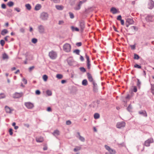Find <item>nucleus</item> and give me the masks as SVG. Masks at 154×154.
I'll return each instance as SVG.
<instances>
[{"instance_id":"obj_64","label":"nucleus","mask_w":154,"mask_h":154,"mask_svg":"<svg viewBox=\"0 0 154 154\" xmlns=\"http://www.w3.org/2000/svg\"><path fill=\"white\" fill-rule=\"evenodd\" d=\"M20 30L21 32H24V29L23 28H22L20 29Z\"/></svg>"},{"instance_id":"obj_52","label":"nucleus","mask_w":154,"mask_h":154,"mask_svg":"<svg viewBox=\"0 0 154 154\" xmlns=\"http://www.w3.org/2000/svg\"><path fill=\"white\" fill-rule=\"evenodd\" d=\"M71 122L70 121L68 120L66 122V124L67 125H70L71 124Z\"/></svg>"},{"instance_id":"obj_17","label":"nucleus","mask_w":154,"mask_h":154,"mask_svg":"<svg viewBox=\"0 0 154 154\" xmlns=\"http://www.w3.org/2000/svg\"><path fill=\"white\" fill-rule=\"evenodd\" d=\"M42 7V6L40 4H38L36 5L35 8V10L38 11L40 10Z\"/></svg>"},{"instance_id":"obj_26","label":"nucleus","mask_w":154,"mask_h":154,"mask_svg":"<svg viewBox=\"0 0 154 154\" xmlns=\"http://www.w3.org/2000/svg\"><path fill=\"white\" fill-rule=\"evenodd\" d=\"M25 7L27 8V9L29 10H30L31 9V7L30 5L29 4H26L25 5Z\"/></svg>"},{"instance_id":"obj_2","label":"nucleus","mask_w":154,"mask_h":154,"mask_svg":"<svg viewBox=\"0 0 154 154\" xmlns=\"http://www.w3.org/2000/svg\"><path fill=\"white\" fill-rule=\"evenodd\" d=\"M49 56L51 59L53 60L56 58L57 55L56 52L52 51L49 52Z\"/></svg>"},{"instance_id":"obj_24","label":"nucleus","mask_w":154,"mask_h":154,"mask_svg":"<svg viewBox=\"0 0 154 154\" xmlns=\"http://www.w3.org/2000/svg\"><path fill=\"white\" fill-rule=\"evenodd\" d=\"M82 85L84 86H86L88 85V82L86 79H84L82 81Z\"/></svg>"},{"instance_id":"obj_15","label":"nucleus","mask_w":154,"mask_h":154,"mask_svg":"<svg viewBox=\"0 0 154 154\" xmlns=\"http://www.w3.org/2000/svg\"><path fill=\"white\" fill-rule=\"evenodd\" d=\"M82 4V2H79L78 4L75 7V10H79L80 9L81 6Z\"/></svg>"},{"instance_id":"obj_31","label":"nucleus","mask_w":154,"mask_h":154,"mask_svg":"<svg viewBox=\"0 0 154 154\" xmlns=\"http://www.w3.org/2000/svg\"><path fill=\"white\" fill-rule=\"evenodd\" d=\"M60 133L59 131L57 130H56L54 131L53 133V134L54 135H59Z\"/></svg>"},{"instance_id":"obj_45","label":"nucleus","mask_w":154,"mask_h":154,"mask_svg":"<svg viewBox=\"0 0 154 154\" xmlns=\"http://www.w3.org/2000/svg\"><path fill=\"white\" fill-rule=\"evenodd\" d=\"M79 139L82 141H84L85 140V138L84 137H81V136H79Z\"/></svg>"},{"instance_id":"obj_60","label":"nucleus","mask_w":154,"mask_h":154,"mask_svg":"<svg viewBox=\"0 0 154 154\" xmlns=\"http://www.w3.org/2000/svg\"><path fill=\"white\" fill-rule=\"evenodd\" d=\"M80 59L82 61H83L84 60V59L83 57L82 56H80Z\"/></svg>"},{"instance_id":"obj_14","label":"nucleus","mask_w":154,"mask_h":154,"mask_svg":"<svg viewBox=\"0 0 154 154\" xmlns=\"http://www.w3.org/2000/svg\"><path fill=\"white\" fill-rule=\"evenodd\" d=\"M87 77L89 81L91 82H93V79L92 78V76L89 73L87 74Z\"/></svg>"},{"instance_id":"obj_32","label":"nucleus","mask_w":154,"mask_h":154,"mask_svg":"<svg viewBox=\"0 0 154 154\" xmlns=\"http://www.w3.org/2000/svg\"><path fill=\"white\" fill-rule=\"evenodd\" d=\"M81 147L80 146H77L74 149V151L75 152H76L81 149Z\"/></svg>"},{"instance_id":"obj_59","label":"nucleus","mask_w":154,"mask_h":154,"mask_svg":"<svg viewBox=\"0 0 154 154\" xmlns=\"http://www.w3.org/2000/svg\"><path fill=\"white\" fill-rule=\"evenodd\" d=\"M9 38V36H6L5 38V39L6 41H8V38Z\"/></svg>"},{"instance_id":"obj_16","label":"nucleus","mask_w":154,"mask_h":154,"mask_svg":"<svg viewBox=\"0 0 154 154\" xmlns=\"http://www.w3.org/2000/svg\"><path fill=\"white\" fill-rule=\"evenodd\" d=\"M36 141L38 142H42L43 141V137H37L36 138Z\"/></svg>"},{"instance_id":"obj_28","label":"nucleus","mask_w":154,"mask_h":154,"mask_svg":"<svg viewBox=\"0 0 154 154\" xmlns=\"http://www.w3.org/2000/svg\"><path fill=\"white\" fill-rule=\"evenodd\" d=\"M44 81H47L48 79V76L46 75H44L42 77Z\"/></svg>"},{"instance_id":"obj_21","label":"nucleus","mask_w":154,"mask_h":154,"mask_svg":"<svg viewBox=\"0 0 154 154\" xmlns=\"http://www.w3.org/2000/svg\"><path fill=\"white\" fill-rule=\"evenodd\" d=\"M146 19L147 21H151L152 20V17L151 16H148L146 17Z\"/></svg>"},{"instance_id":"obj_10","label":"nucleus","mask_w":154,"mask_h":154,"mask_svg":"<svg viewBox=\"0 0 154 154\" xmlns=\"http://www.w3.org/2000/svg\"><path fill=\"white\" fill-rule=\"evenodd\" d=\"M149 8L150 9H152L154 7V2L152 0H149L148 3Z\"/></svg>"},{"instance_id":"obj_57","label":"nucleus","mask_w":154,"mask_h":154,"mask_svg":"<svg viewBox=\"0 0 154 154\" xmlns=\"http://www.w3.org/2000/svg\"><path fill=\"white\" fill-rule=\"evenodd\" d=\"M63 23H64V22L63 21H62V20L60 21L59 22V24L60 25L62 24Z\"/></svg>"},{"instance_id":"obj_40","label":"nucleus","mask_w":154,"mask_h":154,"mask_svg":"<svg viewBox=\"0 0 154 154\" xmlns=\"http://www.w3.org/2000/svg\"><path fill=\"white\" fill-rule=\"evenodd\" d=\"M151 92L153 94H154V85H152L151 87Z\"/></svg>"},{"instance_id":"obj_56","label":"nucleus","mask_w":154,"mask_h":154,"mask_svg":"<svg viewBox=\"0 0 154 154\" xmlns=\"http://www.w3.org/2000/svg\"><path fill=\"white\" fill-rule=\"evenodd\" d=\"M34 68V66H32V67H30L29 68V70L30 71H32V69H33Z\"/></svg>"},{"instance_id":"obj_20","label":"nucleus","mask_w":154,"mask_h":154,"mask_svg":"<svg viewBox=\"0 0 154 154\" xmlns=\"http://www.w3.org/2000/svg\"><path fill=\"white\" fill-rule=\"evenodd\" d=\"M5 110L7 112L10 113L11 112L12 110L11 109L7 106L5 107Z\"/></svg>"},{"instance_id":"obj_51","label":"nucleus","mask_w":154,"mask_h":154,"mask_svg":"<svg viewBox=\"0 0 154 154\" xmlns=\"http://www.w3.org/2000/svg\"><path fill=\"white\" fill-rule=\"evenodd\" d=\"M2 8L3 9H5L6 8V5L4 4H3L2 5Z\"/></svg>"},{"instance_id":"obj_53","label":"nucleus","mask_w":154,"mask_h":154,"mask_svg":"<svg viewBox=\"0 0 154 154\" xmlns=\"http://www.w3.org/2000/svg\"><path fill=\"white\" fill-rule=\"evenodd\" d=\"M23 82H24V83L25 84H27V80L26 79H23Z\"/></svg>"},{"instance_id":"obj_49","label":"nucleus","mask_w":154,"mask_h":154,"mask_svg":"<svg viewBox=\"0 0 154 154\" xmlns=\"http://www.w3.org/2000/svg\"><path fill=\"white\" fill-rule=\"evenodd\" d=\"M86 58L87 59V62L90 61V60H89V58L87 54L86 55Z\"/></svg>"},{"instance_id":"obj_35","label":"nucleus","mask_w":154,"mask_h":154,"mask_svg":"<svg viewBox=\"0 0 154 154\" xmlns=\"http://www.w3.org/2000/svg\"><path fill=\"white\" fill-rule=\"evenodd\" d=\"M139 58H140L139 56V55H138L136 54H134V59L138 60L139 59Z\"/></svg>"},{"instance_id":"obj_13","label":"nucleus","mask_w":154,"mask_h":154,"mask_svg":"<svg viewBox=\"0 0 154 154\" xmlns=\"http://www.w3.org/2000/svg\"><path fill=\"white\" fill-rule=\"evenodd\" d=\"M39 32L41 33H43L45 32V28L43 26L40 25L38 27Z\"/></svg>"},{"instance_id":"obj_41","label":"nucleus","mask_w":154,"mask_h":154,"mask_svg":"<svg viewBox=\"0 0 154 154\" xmlns=\"http://www.w3.org/2000/svg\"><path fill=\"white\" fill-rule=\"evenodd\" d=\"M5 97V95L3 94H0V99L4 98Z\"/></svg>"},{"instance_id":"obj_36","label":"nucleus","mask_w":154,"mask_h":154,"mask_svg":"<svg viewBox=\"0 0 154 154\" xmlns=\"http://www.w3.org/2000/svg\"><path fill=\"white\" fill-rule=\"evenodd\" d=\"M79 52L80 51L79 50L76 49L73 52L74 53H75L79 55Z\"/></svg>"},{"instance_id":"obj_23","label":"nucleus","mask_w":154,"mask_h":154,"mask_svg":"<svg viewBox=\"0 0 154 154\" xmlns=\"http://www.w3.org/2000/svg\"><path fill=\"white\" fill-rule=\"evenodd\" d=\"M111 11L113 14H115L117 12V10L115 8H112L111 9Z\"/></svg>"},{"instance_id":"obj_62","label":"nucleus","mask_w":154,"mask_h":154,"mask_svg":"<svg viewBox=\"0 0 154 154\" xmlns=\"http://www.w3.org/2000/svg\"><path fill=\"white\" fill-rule=\"evenodd\" d=\"M137 91V88L136 87H134V92H136Z\"/></svg>"},{"instance_id":"obj_5","label":"nucleus","mask_w":154,"mask_h":154,"mask_svg":"<svg viewBox=\"0 0 154 154\" xmlns=\"http://www.w3.org/2000/svg\"><path fill=\"white\" fill-rule=\"evenodd\" d=\"M134 21L131 19H128L126 22V26L127 27H128L130 25L132 24L133 23Z\"/></svg>"},{"instance_id":"obj_48","label":"nucleus","mask_w":154,"mask_h":154,"mask_svg":"<svg viewBox=\"0 0 154 154\" xmlns=\"http://www.w3.org/2000/svg\"><path fill=\"white\" fill-rule=\"evenodd\" d=\"M117 20H122V17L121 15H119L117 17Z\"/></svg>"},{"instance_id":"obj_8","label":"nucleus","mask_w":154,"mask_h":154,"mask_svg":"<svg viewBox=\"0 0 154 154\" xmlns=\"http://www.w3.org/2000/svg\"><path fill=\"white\" fill-rule=\"evenodd\" d=\"M25 55L27 60H33V55L30 54L29 53L27 52Z\"/></svg>"},{"instance_id":"obj_9","label":"nucleus","mask_w":154,"mask_h":154,"mask_svg":"<svg viewBox=\"0 0 154 154\" xmlns=\"http://www.w3.org/2000/svg\"><path fill=\"white\" fill-rule=\"evenodd\" d=\"M105 147L109 152L110 154H115L116 153V151L114 150L111 149L109 146L106 145Z\"/></svg>"},{"instance_id":"obj_47","label":"nucleus","mask_w":154,"mask_h":154,"mask_svg":"<svg viewBox=\"0 0 154 154\" xmlns=\"http://www.w3.org/2000/svg\"><path fill=\"white\" fill-rule=\"evenodd\" d=\"M76 45L77 46L79 47L81 46L82 44L81 42H79L76 43Z\"/></svg>"},{"instance_id":"obj_3","label":"nucleus","mask_w":154,"mask_h":154,"mask_svg":"<svg viewBox=\"0 0 154 154\" xmlns=\"http://www.w3.org/2000/svg\"><path fill=\"white\" fill-rule=\"evenodd\" d=\"M48 17V14L45 12L42 13L40 17L43 20H47Z\"/></svg>"},{"instance_id":"obj_29","label":"nucleus","mask_w":154,"mask_h":154,"mask_svg":"<svg viewBox=\"0 0 154 154\" xmlns=\"http://www.w3.org/2000/svg\"><path fill=\"white\" fill-rule=\"evenodd\" d=\"M56 77L59 79H61L63 78V76L61 74H57L56 75Z\"/></svg>"},{"instance_id":"obj_18","label":"nucleus","mask_w":154,"mask_h":154,"mask_svg":"<svg viewBox=\"0 0 154 154\" xmlns=\"http://www.w3.org/2000/svg\"><path fill=\"white\" fill-rule=\"evenodd\" d=\"M8 32V30L6 29H4L3 30L1 33V34L2 35H5Z\"/></svg>"},{"instance_id":"obj_38","label":"nucleus","mask_w":154,"mask_h":154,"mask_svg":"<svg viewBox=\"0 0 154 154\" xmlns=\"http://www.w3.org/2000/svg\"><path fill=\"white\" fill-rule=\"evenodd\" d=\"M79 69L80 70V71L82 72H86V69L84 67H80L79 68Z\"/></svg>"},{"instance_id":"obj_25","label":"nucleus","mask_w":154,"mask_h":154,"mask_svg":"<svg viewBox=\"0 0 154 154\" xmlns=\"http://www.w3.org/2000/svg\"><path fill=\"white\" fill-rule=\"evenodd\" d=\"M100 115L98 113H95L94 115V117L95 119H97L99 118Z\"/></svg>"},{"instance_id":"obj_54","label":"nucleus","mask_w":154,"mask_h":154,"mask_svg":"<svg viewBox=\"0 0 154 154\" xmlns=\"http://www.w3.org/2000/svg\"><path fill=\"white\" fill-rule=\"evenodd\" d=\"M35 93L37 95H39L40 94V92L39 90H36L35 91Z\"/></svg>"},{"instance_id":"obj_12","label":"nucleus","mask_w":154,"mask_h":154,"mask_svg":"<svg viewBox=\"0 0 154 154\" xmlns=\"http://www.w3.org/2000/svg\"><path fill=\"white\" fill-rule=\"evenodd\" d=\"M80 26L81 28V30L82 31H83L85 27V24L84 21H81L80 22Z\"/></svg>"},{"instance_id":"obj_4","label":"nucleus","mask_w":154,"mask_h":154,"mask_svg":"<svg viewBox=\"0 0 154 154\" xmlns=\"http://www.w3.org/2000/svg\"><path fill=\"white\" fill-rule=\"evenodd\" d=\"M125 125V122H118L117 123L116 126L118 128H120L122 127H124Z\"/></svg>"},{"instance_id":"obj_58","label":"nucleus","mask_w":154,"mask_h":154,"mask_svg":"<svg viewBox=\"0 0 154 154\" xmlns=\"http://www.w3.org/2000/svg\"><path fill=\"white\" fill-rule=\"evenodd\" d=\"M121 21V23L122 25H124V21L123 20H120Z\"/></svg>"},{"instance_id":"obj_22","label":"nucleus","mask_w":154,"mask_h":154,"mask_svg":"<svg viewBox=\"0 0 154 154\" xmlns=\"http://www.w3.org/2000/svg\"><path fill=\"white\" fill-rule=\"evenodd\" d=\"M55 7L58 10H62L63 8V7L62 5H56Z\"/></svg>"},{"instance_id":"obj_55","label":"nucleus","mask_w":154,"mask_h":154,"mask_svg":"<svg viewBox=\"0 0 154 154\" xmlns=\"http://www.w3.org/2000/svg\"><path fill=\"white\" fill-rule=\"evenodd\" d=\"M131 106L130 105L128 106V108H127V109L129 111H131Z\"/></svg>"},{"instance_id":"obj_11","label":"nucleus","mask_w":154,"mask_h":154,"mask_svg":"<svg viewBox=\"0 0 154 154\" xmlns=\"http://www.w3.org/2000/svg\"><path fill=\"white\" fill-rule=\"evenodd\" d=\"M23 95V94L22 93H16L14 95L13 97L14 98H19L21 97Z\"/></svg>"},{"instance_id":"obj_1","label":"nucleus","mask_w":154,"mask_h":154,"mask_svg":"<svg viewBox=\"0 0 154 154\" xmlns=\"http://www.w3.org/2000/svg\"><path fill=\"white\" fill-rule=\"evenodd\" d=\"M71 47L70 44L66 43L63 46V50L66 52H69L71 51Z\"/></svg>"},{"instance_id":"obj_63","label":"nucleus","mask_w":154,"mask_h":154,"mask_svg":"<svg viewBox=\"0 0 154 154\" xmlns=\"http://www.w3.org/2000/svg\"><path fill=\"white\" fill-rule=\"evenodd\" d=\"M131 48L132 49H135V46L134 45L131 46Z\"/></svg>"},{"instance_id":"obj_42","label":"nucleus","mask_w":154,"mask_h":154,"mask_svg":"<svg viewBox=\"0 0 154 154\" xmlns=\"http://www.w3.org/2000/svg\"><path fill=\"white\" fill-rule=\"evenodd\" d=\"M9 133L10 135H12L13 134V130L11 128H10L9 130Z\"/></svg>"},{"instance_id":"obj_44","label":"nucleus","mask_w":154,"mask_h":154,"mask_svg":"<svg viewBox=\"0 0 154 154\" xmlns=\"http://www.w3.org/2000/svg\"><path fill=\"white\" fill-rule=\"evenodd\" d=\"M69 14L70 16V17L71 18H73L74 17V15L72 13H71V12H69Z\"/></svg>"},{"instance_id":"obj_50","label":"nucleus","mask_w":154,"mask_h":154,"mask_svg":"<svg viewBox=\"0 0 154 154\" xmlns=\"http://www.w3.org/2000/svg\"><path fill=\"white\" fill-rule=\"evenodd\" d=\"M14 9L17 12H20V9L19 8H14Z\"/></svg>"},{"instance_id":"obj_30","label":"nucleus","mask_w":154,"mask_h":154,"mask_svg":"<svg viewBox=\"0 0 154 154\" xmlns=\"http://www.w3.org/2000/svg\"><path fill=\"white\" fill-rule=\"evenodd\" d=\"M7 5L9 7H11L14 5V3L12 2H8Z\"/></svg>"},{"instance_id":"obj_19","label":"nucleus","mask_w":154,"mask_h":154,"mask_svg":"<svg viewBox=\"0 0 154 154\" xmlns=\"http://www.w3.org/2000/svg\"><path fill=\"white\" fill-rule=\"evenodd\" d=\"M139 113L140 114L146 117L147 116V114L145 111H140Z\"/></svg>"},{"instance_id":"obj_61","label":"nucleus","mask_w":154,"mask_h":154,"mask_svg":"<svg viewBox=\"0 0 154 154\" xmlns=\"http://www.w3.org/2000/svg\"><path fill=\"white\" fill-rule=\"evenodd\" d=\"M47 110L48 111H51V109L50 107H48L47 108Z\"/></svg>"},{"instance_id":"obj_39","label":"nucleus","mask_w":154,"mask_h":154,"mask_svg":"<svg viewBox=\"0 0 154 154\" xmlns=\"http://www.w3.org/2000/svg\"><path fill=\"white\" fill-rule=\"evenodd\" d=\"M5 44V42L4 40H1L0 41V44L2 46H3Z\"/></svg>"},{"instance_id":"obj_7","label":"nucleus","mask_w":154,"mask_h":154,"mask_svg":"<svg viewBox=\"0 0 154 154\" xmlns=\"http://www.w3.org/2000/svg\"><path fill=\"white\" fill-rule=\"evenodd\" d=\"M153 142V140L152 138H150L146 141L145 142V145L146 146H150V144L152 143Z\"/></svg>"},{"instance_id":"obj_46","label":"nucleus","mask_w":154,"mask_h":154,"mask_svg":"<svg viewBox=\"0 0 154 154\" xmlns=\"http://www.w3.org/2000/svg\"><path fill=\"white\" fill-rule=\"evenodd\" d=\"M134 67L135 68H137L139 69H140L141 68V66H140L137 64H135L134 65Z\"/></svg>"},{"instance_id":"obj_6","label":"nucleus","mask_w":154,"mask_h":154,"mask_svg":"<svg viewBox=\"0 0 154 154\" xmlns=\"http://www.w3.org/2000/svg\"><path fill=\"white\" fill-rule=\"evenodd\" d=\"M25 105L26 107L29 109H32L34 107L33 104L30 102L25 103Z\"/></svg>"},{"instance_id":"obj_43","label":"nucleus","mask_w":154,"mask_h":154,"mask_svg":"<svg viewBox=\"0 0 154 154\" xmlns=\"http://www.w3.org/2000/svg\"><path fill=\"white\" fill-rule=\"evenodd\" d=\"M37 39L35 38H33L32 39V43H35L37 42Z\"/></svg>"},{"instance_id":"obj_37","label":"nucleus","mask_w":154,"mask_h":154,"mask_svg":"<svg viewBox=\"0 0 154 154\" xmlns=\"http://www.w3.org/2000/svg\"><path fill=\"white\" fill-rule=\"evenodd\" d=\"M46 94L48 95L51 96L52 94V92L51 91L48 90L46 91Z\"/></svg>"},{"instance_id":"obj_33","label":"nucleus","mask_w":154,"mask_h":154,"mask_svg":"<svg viewBox=\"0 0 154 154\" xmlns=\"http://www.w3.org/2000/svg\"><path fill=\"white\" fill-rule=\"evenodd\" d=\"M87 68L88 69H90L91 68V63H90V61H88L87 62Z\"/></svg>"},{"instance_id":"obj_27","label":"nucleus","mask_w":154,"mask_h":154,"mask_svg":"<svg viewBox=\"0 0 154 154\" xmlns=\"http://www.w3.org/2000/svg\"><path fill=\"white\" fill-rule=\"evenodd\" d=\"M2 57L4 59H8V56L6 54L4 53L3 54Z\"/></svg>"},{"instance_id":"obj_34","label":"nucleus","mask_w":154,"mask_h":154,"mask_svg":"<svg viewBox=\"0 0 154 154\" xmlns=\"http://www.w3.org/2000/svg\"><path fill=\"white\" fill-rule=\"evenodd\" d=\"M71 28L73 31L75 30L76 31H79V29L77 27H74L73 26H72Z\"/></svg>"}]
</instances>
